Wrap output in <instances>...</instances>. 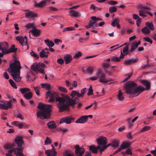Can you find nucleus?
<instances>
[{
  "instance_id": "obj_1",
  "label": "nucleus",
  "mask_w": 156,
  "mask_h": 156,
  "mask_svg": "<svg viewBox=\"0 0 156 156\" xmlns=\"http://www.w3.org/2000/svg\"><path fill=\"white\" fill-rule=\"evenodd\" d=\"M61 96L62 97H57L56 99V102H58L57 105L60 112H62L65 110H69L70 106L74 107L79 101L77 98H73L71 97V98L63 94H62Z\"/></svg>"
},
{
  "instance_id": "obj_2",
  "label": "nucleus",
  "mask_w": 156,
  "mask_h": 156,
  "mask_svg": "<svg viewBox=\"0 0 156 156\" xmlns=\"http://www.w3.org/2000/svg\"><path fill=\"white\" fill-rule=\"evenodd\" d=\"M23 138L22 136H18L16 138L15 142L18 145L19 148L13 147V144H7L4 146L5 149H9L8 151V153L5 154L6 156V154H9L11 156H12V152H14L16 156H24L22 153L23 150V145L24 144V142L22 139Z\"/></svg>"
},
{
  "instance_id": "obj_3",
  "label": "nucleus",
  "mask_w": 156,
  "mask_h": 156,
  "mask_svg": "<svg viewBox=\"0 0 156 156\" xmlns=\"http://www.w3.org/2000/svg\"><path fill=\"white\" fill-rule=\"evenodd\" d=\"M52 106L50 105L43 104L41 102L38 103L37 108L41 110L37 112V118L41 119H48L50 118Z\"/></svg>"
},
{
  "instance_id": "obj_4",
  "label": "nucleus",
  "mask_w": 156,
  "mask_h": 156,
  "mask_svg": "<svg viewBox=\"0 0 156 156\" xmlns=\"http://www.w3.org/2000/svg\"><path fill=\"white\" fill-rule=\"evenodd\" d=\"M21 68L20 61L15 60L13 63L10 65L8 69V71L11 73L13 80L16 82L20 81L21 79L20 76Z\"/></svg>"
},
{
  "instance_id": "obj_5",
  "label": "nucleus",
  "mask_w": 156,
  "mask_h": 156,
  "mask_svg": "<svg viewBox=\"0 0 156 156\" xmlns=\"http://www.w3.org/2000/svg\"><path fill=\"white\" fill-rule=\"evenodd\" d=\"M136 85V84L133 82L131 81L128 82L124 87L126 93L137 96L141 92L145 90V88L140 86H139L135 88L134 87Z\"/></svg>"
},
{
  "instance_id": "obj_6",
  "label": "nucleus",
  "mask_w": 156,
  "mask_h": 156,
  "mask_svg": "<svg viewBox=\"0 0 156 156\" xmlns=\"http://www.w3.org/2000/svg\"><path fill=\"white\" fill-rule=\"evenodd\" d=\"M42 88L46 90H48L46 93V96L47 98H48V97H49L50 98L48 100L49 102H53L55 98L57 96L56 93L53 91H51L49 90H51V86L48 83H42L41 84Z\"/></svg>"
},
{
  "instance_id": "obj_7",
  "label": "nucleus",
  "mask_w": 156,
  "mask_h": 156,
  "mask_svg": "<svg viewBox=\"0 0 156 156\" xmlns=\"http://www.w3.org/2000/svg\"><path fill=\"white\" fill-rule=\"evenodd\" d=\"M46 66L44 63H34L31 65V68L33 71L37 73L40 72L42 74H44L45 73L44 68Z\"/></svg>"
},
{
  "instance_id": "obj_8",
  "label": "nucleus",
  "mask_w": 156,
  "mask_h": 156,
  "mask_svg": "<svg viewBox=\"0 0 156 156\" xmlns=\"http://www.w3.org/2000/svg\"><path fill=\"white\" fill-rule=\"evenodd\" d=\"M75 149V153L76 156H83L85 152V149L79 146V145H76L74 146ZM84 156H92L91 154L88 153Z\"/></svg>"
},
{
  "instance_id": "obj_9",
  "label": "nucleus",
  "mask_w": 156,
  "mask_h": 156,
  "mask_svg": "<svg viewBox=\"0 0 156 156\" xmlns=\"http://www.w3.org/2000/svg\"><path fill=\"white\" fill-rule=\"evenodd\" d=\"M86 88H85L82 89L81 90V93L77 92L76 90H73L71 91V94H70V96L72 98H77L78 99V98L80 97H83V95L86 93Z\"/></svg>"
},
{
  "instance_id": "obj_10",
  "label": "nucleus",
  "mask_w": 156,
  "mask_h": 156,
  "mask_svg": "<svg viewBox=\"0 0 156 156\" xmlns=\"http://www.w3.org/2000/svg\"><path fill=\"white\" fill-rule=\"evenodd\" d=\"M96 75L98 78H99V81L100 82L103 83H106L108 82V80L106 78L105 75L102 70L99 69L96 73Z\"/></svg>"
},
{
  "instance_id": "obj_11",
  "label": "nucleus",
  "mask_w": 156,
  "mask_h": 156,
  "mask_svg": "<svg viewBox=\"0 0 156 156\" xmlns=\"http://www.w3.org/2000/svg\"><path fill=\"white\" fill-rule=\"evenodd\" d=\"M147 26L144 27L141 30L142 32L144 34H149L150 33V30H154V28L153 24L152 23L147 22L146 23Z\"/></svg>"
},
{
  "instance_id": "obj_12",
  "label": "nucleus",
  "mask_w": 156,
  "mask_h": 156,
  "mask_svg": "<svg viewBox=\"0 0 156 156\" xmlns=\"http://www.w3.org/2000/svg\"><path fill=\"white\" fill-rule=\"evenodd\" d=\"M12 101L9 100V101H3V104H0V109H3L4 110H7L11 108L12 106L11 103Z\"/></svg>"
},
{
  "instance_id": "obj_13",
  "label": "nucleus",
  "mask_w": 156,
  "mask_h": 156,
  "mask_svg": "<svg viewBox=\"0 0 156 156\" xmlns=\"http://www.w3.org/2000/svg\"><path fill=\"white\" fill-rule=\"evenodd\" d=\"M52 147V149L48 150L45 151V153L47 156H57V152L55 151V149L53 145H51Z\"/></svg>"
},
{
  "instance_id": "obj_14",
  "label": "nucleus",
  "mask_w": 156,
  "mask_h": 156,
  "mask_svg": "<svg viewBox=\"0 0 156 156\" xmlns=\"http://www.w3.org/2000/svg\"><path fill=\"white\" fill-rule=\"evenodd\" d=\"M74 119L73 118L67 116L61 119L59 122L60 124L66 123L67 124H70L72 121H74Z\"/></svg>"
},
{
  "instance_id": "obj_15",
  "label": "nucleus",
  "mask_w": 156,
  "mask_h": 156,
  "mask_svg": "<svg viewBox=\"0 0 156 156\" xmlns=\"http://www.w3.org/2000/svg\"><path fill=\"white\" fill-rule=\"evenodd\" d=\"M96 141L98 144L100 145H105L106 144L107 138L103 136H101L99 138L97 139Z\"/></svg>"
},
{
  "instance_id": "obj_16",
  "label": "nucleus",
  "mask_w": 156,
  "mask_h": 156,
  "mask_svg": "<svg viewBox=\"0 0 156 156\" xmlns=\"http://www.w3.org/2000/svg\"><path fill=\"white\" fill-rule=\"evenodd\" d=\"M51 0H44L39 3H35L34 5L36 7H42L47 5V3H49Z\"/></svg>"
},
{
  "instance_id": "obj_17",
  "label": "nucleus",
  "mask_w": 156,
  "mask_h": 156,
  "mask_svg": "<svg viewBox=\"0 0 156 156\" xmlns=\"http://www.w3.org/2000/svg\"><path fill=\"white\" fill-rule=\"evenodd\" d=\"M91 20H89V23L90 24V26H93L95 23L96 21L98 20H102V19L101 18L97 17L95 16H92L90 17Z\"/></svg>"
},
{
  "instance_id": "obj_18",
  "label": "nucleus",
  "mask_w": 156,
  "mask_h": 156,
  "mask_svg": "<svg viewBox=\"0 0 156 156\" xmlns=\"http://www.w3.org/2000/svg\"><path fill=\"white\" fill-rule=\"evenodd\" d=\"M12 124L15 125L16 126L20 128H26L28 127L27 126L25 123H20V122L18 121H14L12 123Z\"/></svg>"
},
{
  "instance_id": "obj_19",
  "label": "nucleus",
  "mask_w": 156,
  "mask_h": 156,
  "mask_svg": "<svg viewBox=\"0 0 156 156\" xmlns=\"http://www.w3.org/2000/svg\"><path fill=\"white\" fill-rule=\"evenodd\" d=\"M101 146L100 145L96 147L94 145H91L89 147V150L92 153H96L98 152V150H99L100 151V149L101 148Z\"/></svg>"
},
{
  "instance_id": "obj_20",
  "label": "nucleus",
  "mask_w": 156,
  "mask_h": 156,
  "mask_svg": "<svg viewBox=\"0 0 156 156\" xmlns=\"http://www.w3.org/2000/svg\"><path fill=\"white\" fill-rule=\"evenodd\" d=\"M9 48L8 44L6 42L0 43V50L7 52Z\"/></svg>"
},
{
  "instance_id": "obj_21",
  "label": "nucleus",
  "mask_w": 156,
  "mask_h": 156,
  "mask_svg": "<svg viewBox=\"0 0 156 156\" xmlns=\"http://www.w3.org/2000/svg\"><path fill=\"white\" fill-rule=\"evenodd\" d=\"M87 120V115H83L76 120L75 122L76 123H84L86 122Z\"/></svg>"
},
{
  "instance_id": "obj_22",
  "label": "nucleus",
  "mask_w": 156,
  "mask_h": 156,
  "mask_svg": "<svg viewBox=\"0 0 156 156\" xmlns=\"http://www.w3.org/2000/svg\"><path fill=\"white\" fill-rule=\"evenodd\" d=\"M124 55L122 53V50L121 51V54L119 57L116 56H114L112 57L111 60L112 61L116 62H120L121 61V59H122L124 58Z\"/></svg>"
},
{
  "instance_id": "obj_23",
  "label": "nucleus",
  "mask_w": 156,
  "mask_h": 156,
  "mask_svg": "<svg viewBox=\"0 0 156 156\" xmlns=\"http://www.w3.org/2000/svg\"><path fill=\"white\" fill-rule=\"evenodd\" d=\"M64 59L65 61L66 64H68L70 63L72 59V56L69 54H66L64 57Z\"/></svg>"
},
{
  "instance_id": "obj_24",
  "label": "nucleus",
  "mask_w": 156,
  "mask_h": 156,
  "mask_svg": "<svg viewBox=\"0 0 156 156\" xmlns=\"http://www.w3.org/2000/svg\"><path fill=\"white\" fill-rule=\"evenodd\" d=\"M138 59L132 58L130 59L126 60L124 61V63L127 65L136 63L138 61Z\"/></svg>"
},
{
  "instance_id": "obj_25",
  "label": "nucleus",
  "mask_w": 156,
  "mask_h": 156,
  "mask_svg": "<svg viewBox=\"0 0 156 156\" xmlns=\"http://www.w3.org/2000/svg\"><path fill=\"white\" fill-rule=\"evenodd\" d=\"M25 16L27 18H33L37 17V15L33 12L30 11L25 13Z\"/></svg>"
},
{
  "instance_id": "obj_26",
  "label": "nucleus",
  "mask_w": 156,
  "mask_h": 156,
  "mask_svg": "<svg viewBox=\"0 0 156 156\" xmlns=\"http://www.w3.org/2000/svg\"><path fill=\"white\" fill-rule=\"evenodd\" d=\"M47 125L49 129H53L56 127V125L54 121H51L47 123Z\"/></svg>"
},
{
  "instance_id": "obj_27",
  "label": "nucleus",
  "mask_w": 156,
  "mask_h": 156,
  "mask_svg": "<svg viewBox=\"0 0 156 156\" xmlns=\"http://www.w3.org/2000/svg\"><path fill=\"white\" fill-rule=\"evenodd\" d=\"M30 32L32 33L34 36L36 37L39 36L41 34V31L39 30L36 29L35 28L32 30H30Z\"/></svg>"
},
{
  "instance_id": "obj_28",
  "label": "nucleus",
  "mask_w": 156,
  "mask_h": 156,
  "mask_svg": "<svg viewBox=\"0 0 156 156\" xmlns=\"http://www.w3.org/2000/svg\"><path fill=\"white\" fill-rule=\"evenodd\" d=\"M15 46L14 44H12L11 47L7 50V52L8 54L11 52H15L17 50V48H15Z\"/></svg>"
},
{
  "instance_id": "obj_29",
  "label": "nucleus",
  "mask_w": 156,
  "mask_h": 156,
  "mask_svg": "<svg viewBox=\"0 0 156 156\" xmlns=\"http://www.w3.org/2000/svg\"><path fill=\"white\" fill-rule=\"evenodd\" d=\"M69 15L73 16L74 17H77L80 16V14L79 12H77L73 10H71L69 11Z\"/></svg>"
},
{
  "instance_id": "obj_30",
  "label": "nucleus",
  "mask_w": 156,
  "mask_h": 156,
  "mask_svg": "<svg viewBox=\"0 0 156 156\" xmlns=\"http://www.w3.org/2000/svg\"><path fill=\"white\" fill-rule=\"evenodd\" d=\"M141 83H142L146 87V88L145 90H148L150 87V83L145 80H142L141 81Z\"/></svg>"
},
{
  "instance_id": "obj_31",
  "label": "nucleus",
  "mask_w": 156,
  "mask_h": 156,
  "mask_svg": "<svg viewBox=\"0 0 156 156\" xmlns=\"http://www.w3.org/2000/svg\"><path fill=\"white\" fill-rule=\"evenodd\" d=\"M63 155L64 156H75L74 153L69 150H65Z\"/></svg>"
},
{
  "instance_id": "obj_32",
  "label": "nucleus",
  "mask_w": 156,
  "mask_h": 156,
  "mask_svg": "<svg viewBox=\"0 0 156 156\" xmlns=\"http://www.w3.org/2000/svg\"><path fill=\"white\" fill-rule=\"evenodd\" d=\"M139 8L140 10L139 11H142V12L144 13H145L146 11L145 10L147 9H150V8L147 6H143L142 5H139Z\"/></svg>"
},
{
  "instance_id": "obj_33",
  "label": "nucleus",
  "mask_w": 156,
  "mask_h": 156,
  "mask_svg": "<svg viewBox=\"0 0 156 156\" xmlns=\"http://www.w3.org/2000/svg\"><path fill=\"white\" fill-rule=\"evenodd\" d=\"M44 42L45 44L49 47L53 46L55 44L51 41H49L48 39H46L44 40Z\"/></svg>"
},
{
  "instance_id": "obj_34",
  "label": "nucleus",
  "mask_w": 156,
  "mask_h": 156,
  "mask_svg": "<svg viewBox=\"0 0 156 156\" xmlns=\"http://www.w3.org/2000/svg\"><path fill=\"white\" fill-rule=\"evenodd\" d=\"M24 97L27 100L30 99L33 96V93L31 92H28L24 94Z\"/></svg>"
},
{
  "instance_id": "obj_35",
  "label": "nucleus",
  "mask_w": 156,
  "mask_h": 156,
  "mask_svg": "<svg viewBox=\"0 0 156 156\" xmlns=\"http://www.w3.org/2000/svg\"><path fill=\"white\" fill-rule=\"evenodd\" d=\"M16 39L19 41L22 45L23 46L25 39L22 36H17L16 37Z\"/></svg>"
},
{
  "instance_id": "obj_36",
  "label": "nucleus",
  "mask_w": 156,
  "mask_h": 156,
  "mask_svg": "<svg viewBox=\"0 0 156 156\" xmlns=\"http://www.w3.org/2000/svg\"><path fill=\"white\" fill-rule=\"evenodd\" d=\"M130 145V143L129 142H124L121 145V146L122 149H124L128 148Z\"/></svg>"
},
{
  "instance_id": "obj_37",
  "label": "nucleus",
  "mask_w": 156,
  "mask_h": 156,
  "mask_svg": "<svg viewBox=\"0 0 156 156\" xmlns=\"http://www.w3.org/2000/svg\"><path fill=\"white\" fill-rule=\"evenodd\" d=\"M117 97L119 101H122L124 99L123 94L121 92V90H119V93L117 95Z\"/></svg>"
},
{
  "instance_id": "obj_38",
  "label": "nucleus",
  "mask_w": 156,
  "mask_h": 156,
  "mask_svg": "<svg viewBox=\"0 0 156 156\" xmlns=\"http://www.w3.org/2000/svg\"><path fill=\"white\" fill-rule=\"evenodd\" d=\"M119 20L118 18H116L115 19L112 21L111 25L113 27H115L116 25L119 23Z\"/></svg>"
},
{
  "instance_id": "obj_39",
  "label": "nucleus",
  "mask_w": 156,
  "mask_h": 156,
  "mask_svg": "<svg viewBox=\"0 0 156 156\" xmlns=\"http://www.w3.org/2000/svg\"><path fill=\"white\" fill-rule=\"evenodd\" d=\"M14 116L17 118H20V119L23 120L24 119V118L23 116L20 113L19 111H18L17 113H15Z\"/></svg>"
},
{
  "instance_id": "obj_40",
  "label": "nucleus",
  "mask_w": 156,
  "mask_h": 156,
  "mask_svg": "<svg viewBox=\"0 0 156 156\" xmlns=\"http://www.w3.org/2000/svg\"><path fill=\"white\" fill-rule=\"evenodd\" d=\"M40 57L42 58L45 57L47 58L48 57V55L45 53V52L44 50H42L40 52Z\"/></svg>"
},
{
  "instance_id": "obj_41",
  "label": "nucleus",
  "mask_w": 156,
  "mask_h": 156,
  "mask_svg": "<svg viewBox=\"0 0 156 156\" xmlns=\"http://www.w3.org/2000/svg\"><path fill=\"white\" fill-rule=\"evenodd\" d=\"M30 91V89L28 88L24 87L22 88H20V91L22 94H24L26 93L29 92Z\"/></svg>"
},
{
  "instance_id": "obj_42",
  "label": "nucleus",
  "mask_w": 156,
  "mask_h": 156,
  "mask_svg": "<svg viewBox=\"0 0 156 156\" xmlns=\"http://www.w3.org/2000/svg\"><path fill=\"white\" fill-rule=\"evenodd\" d=\"M34 90L35 91L36 93L37 96L40 95V90L39 89H41V87H33Z\"/></svg>"
},
{
  "instance_id": "obj_43",
  "label": "nucleus",
  "mask_w": 156,
  "mask_h": 156,
  "mask_svg": "<svg viewBox=\"0 0 156 156\" xmlns=\"http://www.w3.org/2000/svg\"><path fill=\"white\" fill-rule=\"evenodd\" d=\"M25 27L28 29L33 28V29H34L35 27V26H34V23H29L27 24L25 26Z\"/></svg>"
},
{
  "instance_id": "obj_44",
  "label": "nucleus",
  "mask_w": 156,
  "mask_h": 156,
  "mask_svg": "<svg viewBox=\"0 0 156 156\" xmlns=\"http://www.w3.org/2000/svg\"><path fill=\"white\" fill-rule=\"evenodd\" d=\"M9 81L11 85V86L15 89H17V87L16 85L12 79H9Z\"/></svg>"
},
{
  "instance_id": "obj_45",
  "label": "nucleus",
  "mask_w": 156,
  "mask_h": 156,
  "mask_svg": "<svg viewBox=\"0 0 156 156\" xmlns=\"http://www.w3.org/2000/svg\"><path fill=\"white\" fill-rule=\"evenodd\" d=\"M93 90L92 89V87L91 85H90L88 89V92L87 93V95L89 96L93 94Z\"/></svg>"
},
{
  "instance_id": "obj_46",
  "label": "nucleus",
  "mask_w": 156,
  "mask_h": 156,
  "mask_svg": "<svg viewBox=\"0 0 156 156\" xmlns=\"http://www.w3.org/2000/svg\"><path fill=\"white\" fill-rule=\"evenodd\" d=\"M117 10V8L115 6L111 7L109 8V12L112 13L115 12Z\"/></svg>"
},
{
  "instance_id": "obj_47",
  "label": "nucleus",
  "mask_w": 156,
  "mask_h": 156,
  "mask_svg": "<svg viewBox=\"0 0 156 156\" xmlns=\"http://www.w3.org/2000/svg\"><path fill=\"white\" fill-rule=\"evenodd\" d=\"M59 90L62 92L66 93L67 92V90L66 88L62 86H59L58 87Z\"/></svg>"
},
{
  "instance_id": "obj_48",
  "label": "nucleus",
  "mask_w": 156,
  "mask_h": 156,
  "mask_svg": "<svg viewBox=\"0 0 156 156\" xmlns=\"http://www.w3.org/2000/svg\"><path fill=\"white\" fill-rule=\"evenodd\" d=\"M150 127L149 126H146L144 127L143 128L140 130V132H143L147 131L150 129Z\"/></svg>"
},
{
  "instance_id": "obj_49",
  "label": "nucleus",
  "mask_w": 156,
  "mask_h": 156,
  "mask_svg": "<svg viewBox=\"0 0 156 156\" xmlns=\"http://www.w3.org/2000/svg\"><path fill=\"white\" fill-rule=\"evenodd\" d=\"M111 145V144H108L107 146H106L105 145H104L103 146H101V149H100V153L101 154H102V152L105 149H106L109 146Z\"/></svg>"
},
{
  "instance_id": "obj_50",
  "label": "nucleus",
  "mask_w": 156,
  "mask_h": 156,
  "mask_svg": "<svg viewBox=\"0 0 156 156\" xmlns=\"http://www.w3.org/2000/svg\"><path fill=\"white\" fill-rule=\"evenodd\" d=\"M51 143V140L48 137H47L45 141V144H49Z\"/></svg>"
},
{
  "instance_id": "obj_51",
  "label": "nucleus",
  "mask_w": 156,
  "mask_h": 156,
  "mask_svg": "<svg viewBox=\"0 0 156 156\" xmlns=\"http://www.w3.org/2000/svg\"><path fill=\"white\" fill-rule=\"evenodd\" d=\"M75 30V28L74 27H67L64 28L63 30V32L69 31V30Z\"/></svg>"
},
{
  "instance_id": "obj_52",
  "label": "nucleus",
  "mask_w": 156,
  "mask_h": 156,
  "mask_svg": "<svg viewBox=\"0 0 156 156\" xmlns=\"http://www.w3.org/2000/svg\"><path fill=\"white\" fill-rule=\"evenodd\" d=\"M94 69V67H89L87 68V72L88 73L91 74L93 73Z\"/></svg>"
},
{
  "instance_id": "obj_53",
  "label": "nucleus",
  "mask_w": 156,
  "mask_h": 156,
  "mask_svg": "<svg viewBox=\"0 0 156 156\" xmlns=\"http://www.w3.org/2000/svg\"><path fill=\"white\" fill-rule=\"evenodd\" d=\"M64 61V59H63L62 58H60L58 59L57 60V62L59 64L62 65L63 64Z\"/></svg>"
},
{
  "instance_id": "obj_54",
  "label": "nucleus",
  "mask_w": 156,
  "mask_h": 156,
  "mask_svg": "<svg viewBox=\"0 0 156 156\" xmlns=\"http://www.w3.org/2000/svg\"><path fill=\"white\" fill-rule=\"evenodd\" d=\"M30 54L32 56H33L37 59H38L39 58V56L35 53L33 51H31V52L30 53Z\"/></svg>"
},
{
  "instance_id": "obj_55",
  "label": "nucleus",
  "mask_w": 156,
  "mask_h": 156,
  "mask_svg": "<svg viewBox=\"0 0 156 156\" xmlns=\"http://www.w3.org/2000/svg\"><path fill=\"white\" fill-rule=\"evenodd\" d=\"M120 47V46H119V45L118 44H117L114 46H112L110 48L112 49L110 50V51H112L113 50H115Z\"/></svg>"
},
{
  "instance_id": "obj_56",
  "label": "nucleus",
  "mask_w": 156,
  "mask_h": 156,
  "mask_svg": "<svg viewBox=\"0 0 156 156\" xmlns=\"http://www.w3.org/2000/svg\"><path fill=\"white\" fill-rule=\"evenodd\" d=\"M143 39L146 41L150 42L151 44H152V41L148 37H144L143 38Z\"/></svg>"
},
{
  "instance_id": "obj_57",
  "label": "nucleus",
  "mask_w": 156,
  "mask_h": 156,
  "mask_svg": "<svg viewBox=\"0 0 156 156\" xmlns=\"http://www.w3.org/2000/svg\"><path fill=\"white\" fill-rule=\"evenodd\" d=\"M82 55V53L80 51H79L76 53L74 56L75 58H78Z\"/></svg>"
},
{
  "instance_id": "obj_58",
  "label": "nucleus",
  "mask_w": 156,
  "mask_h": 156,
  "mask_svg": "<svg viewBox=\"0 0 156 156\" xmlns=\"http://www.w3.org/2000/svg\"><path fill=\"white\" fill-rule=\"evenodd\" d=\"M129 46L128 45H127L126 46L124 47L123 48V51H122V53H124V52H128V50H129Z\"/></svg>"
},
{
  "instance_id": "obj_59",
  "label": "nucleus",
  "mask_w": 156,
  "mask_h": 156,
  "mask_svg": "<svg viewBox=\"0 0 156 156\" xmlns=\"http://www.w3.org/2000/svg\"><path fill=\"white\" fill-rule=\"evenodd\" d=\"M108 3L111 5H114L117 4V2L115 1L111 0L108 1Z\"/></svg>"
},
{
  "instance_id": "obj_60",
  "label": "nucleus",
  "mask_w": 156,
  "mask_h": 156,
  "mask_svg": "<svg viewBox=\"0 0 156 156\" xmlns=\"http://www.w3.org/2000/svg\"><path fill=\"white\" fill-rule=\"evenodd\" d=\"M48 8H49V9L51 11H56L58 10V9L56 7H55L50 6Z\"/></svg>"
},
{
  "instance_id": "obj_61",
  "label": "nucleus",
  "mask_w": 156,
  "mask_h": 156,
  "mask_svg": "<svg viewBox=\"0 0 156 156\" xmlns=\"http://www.w3.org/2000/svg\"><path fill=\"white\" fill-rule=\"evenodd\" d=\"M119 144V143L117 141H114L112 143V146L113 147H117L118 146Z\"/></svg>"
},
{
  "instance_id": "obj_62",
  "label": "nucleus",
  "mask_w": 156,
  "mask_h": 156,
  "mask_svg": "<svg viewBox=\"0 0 156 156\" xmlns=\"http://www.w3.org/2000/svg\"><path fill=\"white\" fill-rule=\"evenodd\" d=\"M125 153L128 154L132 155V152L131 151V150L130 149L128 148V149L125 151Z\"/></svg>"
},
{
  "instance_id": "obj_63",
  "label": "nucleus",
  "mask_w": 156,
  "mask_h": 156,
  "mask_svg": "<svg viewBox=\"0 0 156 156\" xmlns=\"http://www.w3.org/2000/svg\"><path fill=\"white\" fill-rule=\"evenodd\" d=\"M59 130L65 133L68 131V129L66 128H64L62 127H60L58 129Z\"/></svg>"
},
{
  "instance_id": "obj_64",
  "label": "nucleus",
  "mask_w": 156,
  "mask_h": 156,
  "mask_svg": "<svg viewBox=\"0 0 156 156\" xmlns=\"http://www.w3.org/2000/svg\"><path fill=\"white\" fill-rule=\"evenodd\" d=\"M150 152L154 155V156H156V148L155 150L151 151Z\"/></svg>"
}]
</instances>
